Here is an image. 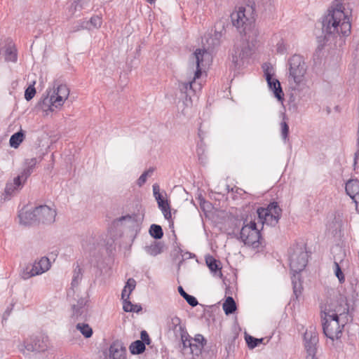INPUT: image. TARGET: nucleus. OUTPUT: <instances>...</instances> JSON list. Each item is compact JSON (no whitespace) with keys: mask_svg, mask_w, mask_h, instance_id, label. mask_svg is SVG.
<instances>
[{"mask_svg":"<svg viewBox=\"0 0 359 359\" xmlns=\"http://www.w3.org/2000/svg\"><path fill=\"white\" fill-rule=\"evenodd\" d=\"M232 24L241 33H243L245 40L239 45H235L231 55V63L234 69H239L243 60L252 54V48L250 45L251 34L256 38L258 35L257 29L255 28V13L252 6L239 7L231 15Z\"/></svg>","mask_w":359,"mask_h":359,"instance_id":"nucleus-1","label":"nucleus"},{"mask_svg":"<svg viewBox=\"0 0 359 359\" xmlns=\"http://www.w3.org/2000/svg\"><path fill=\"white\" fill-rule=\"evenodd\" d=\"M342 3L335 0L327 10L322 20V30L328 41L338 36H346L351 33V24L349 15L344 11Z\"/></svg>","mask_w":359,"mask_h":359,"instance_id":"nucleus-2","label":"nucleus"},{"mask_svg":"<svg viewBox=\"0 0 359 359\" xmlns=\"http://www.w3.org/2000/svg\"><path fill=\"white\" fill-rule=\"evenodd\" d=\"M344 313L338 314L336 310H327L322 315V327L324 335L332 342L342 335V330L346 322L343 320Z\"/></svg>","mask_w":359,"mask_h":359,"instance_id":"nucleus-3","label":"nucleus"},{"mask_svg":"<svg viewBox=\"0 0 359 359\" xmlns=\"http://www.w3.org/2000/svg\"><path fill=\"white\" fill-rule=\"evenodd\" d=\"M191 60L196 67L194 77L189 82H180L179 83L180 92L187 95H188L189 91L196 90V86L197 84L196 80L201 77L203 70L206 67V66L209 65L210 55L206 50L198 48L193 53ZM198 88L200 89V84H198Z\"/></svg>","mask_w":359,"mask_h":359,"instance_id":"nucleus-4","label":"nucleus"},{"mask_svg":"<svg viewBox=\"0 0 359 359\" xmlns=\"http://www.w3.org/2000/svg\"><path fill=\"white\" fill-rule=\"evenodd\" d=\"M46 92L47 95L39 102V107L45 111H53L54 109L62 107L69 95L68 87L63 84L48 89Z\"/></svg>","mask_w":359,"mask_h":359,"instance_id":"nucleus-5","label":"nucleus"},{"mask_svg":"<svg viewBox=\"0 0 359 359\" xmlns=\"http://www.w3.org/2000/svg\"><path fill=\"white\" fill-rule=\"evenodd\" d=\"M290 266L291 271L298 274L306 267L308 262V252L304 245H295L290 249Z\"/></svg>","mask_w":359,"mask_h":359,"instance_id":"nucleus-6","label":"nucleus"},{"mask_svg":"<svg viewBox=\"0 0 359 359\" xmlns=\"http://www.w3.org/2000/svg\"><path fill=\"white\" fill-rule=\"evenodd\" d=\"M258 218L263 225L276 226L281 217L282 209L276 201L270 203L266 208H259L257 210Z\"/></svg>","mask_w":359,"mask_h":359,"instance_id":"nucleus-7","label":"nucleus"},{"mask_svg":"<svg viewBox=\"0 0 359 359\" xmlns=\"http://www.w3.org/2000/svg\"><path fill=\"white\" fill-rule=\"evenodd\" d=\"M240 238L245 245L258 248L260 244L261 233L255 222L244 225L240 232Z\"/></svg>","mask_w":359,"mask_h":359,"instance_id":"nucleus-8","label":"nucleus"},{"mask_svg":"<svg viewBox=\"0 0 359 359\" xmlns=\"http://www.w3.org/2000/svg\"><path fill=\"white\" fill-rule=\"evenodd\" d=\"M290 76L292 77L296 84L302 82L306 72V65L302 56L294 55L288 60Z\"/></svg>","mask_w":359,"mask_h":359,"instance_id":"nucleus-9","label":"nucleus"},{"mask_svg":"<svg viewBox=\"0 0 359 359\" xmlns=\"http://www.w3.org/2000/svg\"><path fill=\"white\" fill-rule=\"evenodd\" d=\"M50 266L49 259L46 257H43L39 261H35L34 264L27 266L22 271L20 276L22 279L27 280L46 272L49 270Z\"/></svg>","mask_w":359,"mask_h":359,"instance_id":"nucleus-10","label":"nucleus"},{"mask_svg":"<svg viewBox=\"0 0 359 359\" xmlns=\"http://www.w3.org/2000/svg\"><path fill=\"white\" fill-rule=\"evenodd\" d=\"M24 345L27 351L32 352H43L50 347L48 337L44 334L30 337L24 341Z\"/></svg>","mask_w":359,"mask_h":359,"instance_id":"nucleus-11","label":"nucleus"},{"mask_svg":"<svg viewBox=\"0 0 359 359\" xmlns=\"http://www.w3.org/2000/svg\"><path fill=\"white\" fill-rule=\"evenodd\" d=\"M264 76L267 81L269 88L271 90L274 96L278 100H282L283 99V92L279 81L273 77V68L267 64L263 65Z\"/></svg>","mask_w":359,"mask_h":359,"instance_id":"nucleus-12","label":"nucleus"},{"mask_svg":"<svg viewBox=\"0 0 359 359\" xmlns=\"http://www.w3.org/2000/svg\"><path fill=\"white\" fill-rule=\"evenodd\" d=\"M37 224H50L55 222L56 211L46 205L36 207Z\"/></svg>","mask_w":359,"mask_h":359,"instance_id":"nucleus-13","label":"nucleus"},{"mask_svg":"<svg viewBox=\"0 0 359 359\" xmlns=\"http://www.w3.org/2000/svg\"><path fill=\"white\" fill-rule=\"evenodd\" d=\"M304 346L306 353H313L317 351V344L318 343V333L316 327L311 326L305 332L304 335Z\"/></svg>","mask_w":359,"mask_h":359,"instance_id":"nucleus-14","label":"nucleus"},{"mask_svg":"<svg viewBox=\"0 0 359 359\" xmlns=\"http://www.w3.org/2000/svg\"><path fill=\"white\" fill-rule=\"evenodd\" d=\"M345 190L351 198L355 202L357 208H359V180L351 179L346 183Z\"/></svg>","mask_w":359,"mask_h":359,"instance_id":"nucleus-15","label":"nucleus"},{"mask_svg":"<svg viewBox=\"0 0 359 359\" xmlns=\"http://www.w3.org/2000/svg\"><path fill=\"white\" fill-rule=\"evenodd\" d=\"M206 339L202 334H196L194 338H192V341L189 347V355L192 357L198 356L201 354L202 349L206 344Z\"/></svg>","mask_w":359,"mask_h":359,"instance_id":"nucleus-16","label":"nucleus"},{"mask_svg":"<svg viewBox=\"0 0 359 359\" xmlns=\"http://www.w3.org/2000/svg\"><path fill=\"white\" fill-rule=\"evenodd\" d=\"M110 359H126V349L123 343L118 340L114 341L109 347Z\"/></svg>","mask_w":359,"mask_h":359,"instance_id":"nucleus-17","label":"nucleus"},{"mask_svg":"<svg viewBox=\"0 0 359 359\" xmlns=\"http://www.w3.org/2000/svg\"><path fill=\"white\" fill-rule=\"evenodd\" d=\"M18 216L20 224L25 226L37 224L36 208L32 211L22 210Z\"/></svg>","mask_w":359,"mask_h":359,"instance_id":"nucleus-18","label":"nucleus"},{"mask_svg":"<svg viewBox=\"0 0 359 359\" xmlns=\"http://www.w3.org/2000/svg\"><path fill=\"white\" fill-rule=\"evenodd\" d=\"M169 330H172L177 337L182 333L187 332L184 325H182L181 319L177 316H172L168 321Z\"/></svg>","mask_w":359,"mask_h":359,"instance_id":"nucleus-19","label":"nucleus"},{"mask_svg":"<svg viewBox=\"0 0 359 359\" xmlns=\"http://www.w3.org/2000/svg\"><path fill=\"white\" fill-rule=\"evenodd\" d=\"M155 199L157 201L158 206L161 210L165 219L170 221L172 215L170 206L168 200H165L162 195H158Z\"/></svg>","mask_w":359,"mask_h":359,"instance_id":"nucleus-20","label":"nucleus"},{"mask_svg":"<svg viewBox=\"0 0 359 359\" xmlns=\"http://www.w3.org/2000/svg\"><path fill=\"white\" fill-rule=\"evenodd\" d=\"M38 162L39 161L36 158H27L25 161V168L20 173L21 177H24V182H26L27 178L34 172V169Z\"/></svg>","mask_w":359,"mask_h":359,"instance_id":"nucleus-21","label":"nucleus"},{"mask_svg":"<svg viewBox=\"0 0 359 359\" xmlns=\"http://www.w3.org/2000/svg\"><path fill=\"white\" fill-rule=\"evenodd\" d=\"M121 297L123 300V309L126 312H138L142 309L141 306H139L138 309H135V307H137L138 305L137 304H133L130 301L128 300L129 299V294H126V288H123L121 292Z\"/></svg>","mask_w":359,"mask_h":359,"instance_id":"nucleus-22","label":"nucleus"},{"mask_svg":"<svg viewBox=\"0 0 359 359\" xmlns=\"http://www.w3.org/2000/svg\"><path fill=\"white\" fill-rule=\"evenodd\" d=\"M178 337H180L182 342L181 351L183 355H189V347L191 346L192 338L189 336L187 331L184 333L181 334Z\"/></svg>","mask_w":359,"mask_h":359,"instance_id":"nucleus-23","label":"nucleus"},{"mask_svg":"<svg viewBox=\"0 0 359 359\" xmlns=\"http://www.w3.org/2000/svg\"><path fill=\"white\" fill-rule=\"evenodd\" d=\"M5 60L16 62L18 60L17 49L13 44H8L5 50Z\"/></svg>","mask_w":359,"mask_h":359,"instance_id":"nucleus-24","label":"nucleus"},{"mask_svg":"<svg viewBox=\"0 0 359 359\" xmlns=\"http://www.w3.org/2000/svg\"><path fill=\"white\" fill-rule=\"evenodd\" d=\"M206 264L208 265V268L212 272H214L215 275H217L219 276H222V273L221 271V268L219 267V265L218 264V261L215 259L212 256H208L205 259Z\"/></svg>","mask_w":359,"mask_h":359,"instance_id":"nucleus-25","label":"nucleus"},{"mask_svg":"<svg viewBox=\"0 0 359 359\" xmlns=\"http://www.w3.org/2000/svg\"><path fill=\"white\" fill-rule=\"evenodd\" d=\"M24 137H25V134L22 130H20V131L14 133L13 135H11V137L10 138V140H9L10 146L15 149L18 148L20 146V144H21V142L23 141Z\"/></svg>","mask_w":359,"mask_h":359,"instance_id":"nucleus-26","label":"nucleus"},{"mask_svg":"<svg viewBox=\"0 0 359 359\" xmlns=\"http://www.w3.org/2000/svg\"><path fill=\"white\" fill-rule=\"evenodd\" d=\"M129 349L132 354L139 355L145 351L146 346L142 341L136 340L130 344Z\"/></svg>","mask_w":359,"mask_h":359,"instance_id":"nucleus-27","label":"nucleus"},{"mask_svg":"<svg viewBox=\"0 0 359 359\" xmlns=\"http://www.w3.org/2000/svg\"><path fill=\"white\" fill-rule=\"evenodd\" d=\"M223 309L226 315L233 313L236 310V304L231 297H228L223 304Z\"/></svg>","mask_w":359,"mask_h":359,"instance_id":"nucleus-28","label":"nucleus"},{"mask_svg":"<svg viewBox=\"0 0 359 359\" xmlns=\"http://www.w3.org/2000/svg\"><path fill=\"white\" fill-rule=\"evenodd\" d=\"M76 330H78L86 338H90L93 335V329L91 327L85 323H78L76 325Z\"/></svg>","mask_w":359,"mask_h":359,"instance_id":"nucleus-29","label":"nucleus"},{"mask_svg":"<svg viewBox=\"0 0 359 359\" xmlns=\"http://www.w3.org/2000/svg\"><path fill=\"white\" fill-rule=\"evenodd\" d=\"M72 318L75 320H83L86 319L88 311L86 309H81L76 306H72Z\"/></svg>","mask_w":359,"mask_h":359,"instance_id":"nucleus-30","label":"nucleus"},{"mask_svg":"<svg viewBox=\"0 0 359 359\" xmlns=\"http://www.w3.org/2000/svg\"><path fill=\"white\" fill-rule=\"evenodd\" d=\"M178 291L180 295L187 301V302L191 306L194 307L198 304L196 298L192 295L187 294L182 286H179Z\"/></svg>","mask_w":359,"mask_h":359,"instance_id":"nucleus-31","label":"nucleus"},{"mask_svg":"<svg viewBox=\"0 0 359 359\" xmlns=\"http://www.w3.org/2000/svg\"><path fill=\"white\" fill-rule=\"evenodd\" d=\"M149 234L155 239H161L163 236L162 227L160 225L153 224L149 230Z\"/></svg>","mask_w":359,"mask_h":359,"instance_id":"nucleus-32","label":"nucleus"},{"mask_svg":"<svg viewBox=\"0 0 359 359\" xmlns=\"http://www.w3.org/2000/svg\"><path fill=\"white\" fill-rule=\"evenodd\" d=\"M162 245L160 243H154L153 245L145 247V251L151 256H156L162 252Z\"/></svg>","mask_w":359,"mask_h":359,"instance_id":"nucleus-33","label":"nucleus"},{"mask_svg":"<svg viewBox=\"0 0 359 359\" xmlns=\"http://www.w3.org/2000/svg\"><path fill=\"white\" fill-rule=\"evenodd\" d=\"M221 36V34L219 32H215L214 36H210L208 38H205L207 43L208 49H213L215 47L219 45V38Z\"/></svg>","mask_w":359,"mask_h":359,"instance_id":"nucleus-34","label":"nucleus"},{"mask_svg":"<svg viewBox=\"0 0 359 359\" xmlns=\"http://www.w3.org/2000/svg\"><path fill=\"white\" fill-rule=\"evenodd\" d=\"M297 273L293 274L292 277V283L293 285V292L295 296L297 297L301 294L302 285L299 282V276H297Z\"/></svg>","mask_w":359,"mask_h":359,"instance_id":"nucleus-35","label":"nucleus"},{"mask_svg":"<svg viewBox=\"0 0 359 359\" xmlns=\"http://www.w3.org/2000/svg\"><path fill=\"white\" fill-rule=\"evenodd\" d=\"M245 339L246 343L250 348H254L257 347L264 340L263 338L257 339V338H255L248 334L245 335Z\"/></svg>","mask_w":359,"mask_h":359,"instance_id":"nucleus-36","label":"nucleus"},{"mask_svg":"<svg viewBox=\"0 0 359 359\" xmlns=\"http://www.w3.org/2000/svg\"><path fill=\"white\" fill-rule=\"evenodd\" d=\"M154 168H150L147 170L144 171L137 179V184L139 187L143 186L147 182V177L151 176L154 172Z\"/></svg>","mask_w":359,"mask_h":359,"instance_id":"nucleus-37","label":"nucleus"},{"mask_svg":"<svg viewBox=\"0 0 359 359\" xmlns=\"http://www.w3.org/2000/svg\"><path fill=\"white\" fill-rule=\"evenodd\" d=\"M90 29L89 22L85 20L77 21L72 27L71 32H75L81 29Z\"/></svg>","mask_w":359,"mask_h":359,"instance_id":"nucleus-38","label":"nucleus"},{"mask_svg":"<svg viewBox=\"0 0 359 359\" xmlns=\"http://www.w3.org/2000/svg\"><path fill=\"white\" fill-rule=\"evenodd\" d=\"M93 238L92 237L86 238V239L83 240L82 241V248L86 252H90L91 250L95 249V244L93 241Z\"/></svg>","mask_w":359,"mask_h":359,"instance_id":"nucleus-39","label":"nucleus"},{"mask_svg":"<svg viewBox=\"0 0 359 359\" xmlns=\"http://www.w3.org/2000/svg\"><path fill=\"white\" fill-rule=\"evenodd\" d=\"M334 271L335 276L339 280V282L341 284L344 283L345 282V276L341 269L339 264L337 262H334Z\"/></svg>","mask_w":359,"mask_h":359,"instance_id":"nucleus-40","label":"nucleus"},{"mask_svg":"<svg viewBox=\"0 0 359 359\" xmlns=\"http://www.w3.org/2000/svg\"><path fill=\"white\" fill-rule=\"evenodd\" d=\"M35 81H33L32 84H30L28 88L25 91V98L26 100H31L36 94V89L34 88Z\"/></svg>","mask_w":359,"mask_h":359,"instance_id":"nucleus-41","label":"nucleus"},{"mask_svg":"<svg viewBox=\"0 0 359 359\" xmlns=\"http://www.w3.org/2000/svg\"><path fill=\"white\" fill-rule=\"evenodd\" d=\"M82 273L81 269L78 266L74 271V276L72 280V285L76 286L79 284V282L81 280Z\"/></svg>","mask_w":359,"mask_h":359,"instance_id":"nucleus-42","label":"nucleus"},{"mask_svg":"<svg viewBox=\"0 0 359 359\" xmlns=\"http://www.w3.org/2000/svg\"><path fill=\"white\" fill-rule=\"evenodd\" d=\"M88 22H89V27H90V29H98L101 27L102 23V18L98 15L93 16Z\"/></svg>","mask_w":359,"mask_h":359,"instance_id":"nucleus-43","label":"nucleus"},{"mask_svg":"<svg viewBox=\"0 0 359 359\" xmlns=\"http://www.w3.org/2000/svg\"><path fill=\"white\" fill-rule=\"evenodd\" d=\"M262 4L265 11L272 12L275 8L276 0H262Z\"/></svg>","mask_w":359,"mask_h":359,"instance_id":"nucleus-44","label":"nucleus"},{"mask_svg":"<svg viewBox=\"0 0 359 359\" xmlns=\"http://www.w3.org/2000/svg\"><path fill=\"white\" fill-rule=\"evenodd\" d=\"M281 137L283 140L286 141L288 140L289 135V126L285 121L282 122L281 124Z\"/></svg>","mask_w":359,"mask_h":359,"instance_id":"nucleus-45","label":"nucleus"},{"mask_svg":"<svg viewBox=\"0 0 359 359\" xmlns=\"http://www.w3.org/2000/svg\"><path fill=\"white\" fill-rule=\"evenodd\" d=\"M136 282L133 278H129L126 283V285L124 287L126 290V294H130L132 291L135 288Z\"/></svg>","mask_w":359,"mask_h":359,"instance_id":"nucleus-46","label":"nucleus"},{"mask_svg":"<svg viewBox=\"0 0 359 359\" xmlns=\"http://www.w3.org/2000/svg\"><path fill=\"white\" fill-rule=\"evenodd\" d=\"M25 182H24V177H21V174H20L18 176L14 178L13 182L12 183L14 185H15V187H17V189L20 190L23 187Z\"/></svg>","mask_w":359,"mask_h":359,"instance_id":"nucleus-47","label":"nucleus"},{"mask_svg":"<svg viewBox=\"0 0 359 359\" xmlns=\"http://www.w3.org/2000/svg\"><path fill=\"white\" fill-rule=\"evenodd\" d=\"M19 190L15 187V185H14L12 182H8L6 184V188H5V193L7 195H12L15 191Z\"/></svg>","mask_w":359,"mask_h":359,"instance_id":"nucleus-48","label":"nucleus"},{"mask_svg":"<svg viewBox=\"0 0 359 359\" xmlns=\"http://www.w3.org/2000/svg\"><path fill=\"white\" fill-rule=\"evenodd\" d=\"M140 337H141V340L142 342H144V344H150L151 343V339L149 338V336L148 334V333L145 331V330H142L140 333Z\"/></svg>","mask_w":359,"mask_h":359,"instance_id":"nucleus-49","label":"nucleus"},{"mask_svg":"<svg viewBox=\"0 0 359 359\" xmlns=\"http://www.w3.org/2000/svg\"><path fill=\"white\" fill-rule=\"evenodd\" d=\"M87 303V300L86 299V298H80L78 301H77V304H74L72 306H76L78 308H82V309H86V304Z\"/></svg>","mask_w":359,"mask_h":359,"instance_id":"nucleus-50","label":"nucleus"},{"mask_svg":"<svg viewBox=\"0 0 359 359\" xmlns=\"http://www.w3.org/2000/svg\"><path fill=\"white\" fill-rule=\"evenodd\" d=\"M133 219L130 215H126L124 216H121L116 219L117 222H122L123 221H131Z\"/></svg>","mask_w":359,"mask_h":359,"instance_id":"nucleus-51","label":"nucleus"},{"mask_svg":"<svg viewBox=\"0 0 359 359\" xmlns=\"http://www.w3.org/2000/svg\"><path fill=\"white\" fill-rule=\"evenodd\" d=\"M159 186L157 184H154L153 185V193H154V196L155 198H156V196L158 195H162L160 192H159Z\"/></svg>","mask_w":359,"mask_h":359,"instance_id":"nucleus-52","label":"nucleus"},{"mask_svg":"<svg viewBox=\"0 0 359 359\" xmlns=\"http://www.w3.org/2000/svg\"><path fill=\"white\" fill-rule=\"evenodd\" d=\"M358 158H359V147H358V149L356 151V152L354 154V159H353L354 170L356 169V165L358 163Z\"/></svg>","mask_w":359,"mask_h":359,"instance_id":"nucleus-53","label":"nucleus"},{"mask_svg":"<svg viewBox=\"0 0 359 359\" xmlns=\"http://www.w3.org/2000/svg\"><path fill=\"white\" fill-rule=\"evenodd\" d=\"M316 354V352L307 353L306 359H317Z\"/></svg>","mask_w":359,"mask_h":359,"instance_id":"nucleus-54","label":"nucleus"},{"mask_svg":"<svg viewBox=\"0 0 359 359\" xmlns=\"http://www.w3.org/2000/svg\"><path fill=\"white\" fill-rule=\"evenodd\" d=\"M278 52L283 53L284 52V46L283 43H278Z\"/></svg>","mask_w":359,"mask_h":359,"instance_id":"nucleus-55","label":"nucleus"},{"mask_svg":"<svg viewBox=\"0 0 359 359\" xmlns=\"http://www.w3.org/2000/svg\"><path fill=\"white\" fill-rule=\"evenodd\" d=\"M11 309H11L9 310V309H8L5 311V313H4V317H5V316H8V315L10 314V312H11Z\"/></svg>","mask_w":359,"mask_h":359,"instance_id":"nucleus-56","label":"nucleus"},{"mask_svg":"<svg viewBox=\"0 0 359 359\" xmlns=\"http://www.w3.org/2000/svg\"><path fill=\"white\" fill-rule=\"evenodd\" d=\"M184 255H186V258L191 257V254L190 252H186Z\"/></svg>","mask_w":359,"mask_h":359,"instance_id":"nucleus-57","label":"nucleus"},{"mask_svg":"<svg viewBox=\"0 0 359 359\" xmlns=\"http://www.w3.org/2000/svg\"><path fill=\"white\" fill-rule=\"evenodd\" d=\"M149 3L150 4H152L154 3L156 0H147Z\"/></svg>","mask_w":359,"mask_h":359,"instance_id":"nucleus-58","label":"nucleus"},{"mask_svg":"<svg viewBox=\"0 0 359 359\" xmlns=\"http://www.w3.org/2000/svg\"><path fill=\"white\" fill-rule=\"evenodd\" d=\"M201 134H202V132L201 131V130L199 129V131H198V135L201 137Z\"/></svg>","mask_w":359,"mask_h":359,"instance_id":"nucleus-59","label":"nucleus"},{"mask_svg":"<svg viewBox=\"0 0 359 359\" xmlns=\"http://www.w3.org/2000/svg\"><path fill=\"white\" fill-rule=\"evenodd\" d=\"M201 134H202V132L201 131V130L199 129V131H198V135L201 137Z\"/></svg>","mask_w":359,"mask_h":359,"instance_id":"nucleus-60","label":"nucleus"},{"mask_svg":"<svg viewBox=\"0 0 359 359\" xmlns=\"http://www.w3.org/2000/svg\"><path fill=\"white\" fill-rule=\"evenodd\" d=\"M254 41H255V40H254V39H253V38H252V39H251V43H252V45H253V42H254Z\"/></svg>","mask_w":359,"mask_h":359,"instance_id":"nucleus-61","label":"nucleus"},{"mask_svg":"<svg viewBox=\"0 0 359 359\" xmlns=\"http://www.w3.org/2000/svg\"><path fill=\"white\" fill-rule=\"evenodd\" d=\"M135 309H139V306L137 307H135Z\"/></svg>","mask_w":359,"mask_h":359,"instance_id":"nucleus-62","label":"nucleus"}]
</instances>
